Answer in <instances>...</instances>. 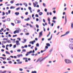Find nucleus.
Returning a JSON list of instances; mask_svg holds the SVG:
<instances>
[{"label": "nucleus", "mask_w": 73, "mask_h": 73, "mask_svg": "<svg viewBox=\"0 0 73 73\" xmlns=\"http://www.w3.org/2000/svg\"><path fill=\"white\" fill-rule=\"evenodd\" d=\"M67 19H66V15H65V22L67 23Z\"/></svg>", "instance_id": "nucleus-18"}, {"label": "nucleus", "mask_w": 73, "mask_h": 73, "mask_svg": "<svg viewBox=\"0 0 73 73\" xmlns=\"http://www.w3.org/2000/svg\"><path fill=\"white\" fill-rule=\"evenodd\" d=\"M29 54H31V53H32V51H30L29 52H28Z\"/></svg>", "instance_id": "nucleus-45"}, {"label": "nucleus", "mask_w": 73, "mask_h": 73, "mask_svg": "<svg viewBox=\"0 0 73 73\" xmlns=\"http://www.w3.org/2000/svg\"><path fill=\"white\" fill-rule=\"evenodd\" d=\"M34 42H36V41L35 40H34V41H30L29 42V44H32V45H33L34 44Z\"/></svg>", "instance_id": "nucleus-3"}, {"label": "nucleus", "mask_w": 73, "mask_h": 73, "mask_svg": "<svg viewBox=\"0 0 73 73\" xmlns=\"http://www.w3.org/2000/svg\"><path fill=\"white\" fill-rule=\"evenodd\" d=\"M3 64H4L7 63V62H5V61H4L3 62Z\"/></svg>", "instance_id": "nucleus-47"}, {"label": "nucleus", "mask_w": 73, "mask_h": 73, "mask_svg": "<svg viewBox=\"0 0 73 73\" xmlns=\"http://www.w3.org/2000/svg\"><path fill=\"white\" fill-rule=\"evenodd\" d=\"M52 23H54V24H56V21H55V20H52Z\"/></svg>", "instance_id": "nucleus-33"}, {"label": "nucleus", "mask_w": 73, "mask_h": 73, "mask_svg": "<svg viewBox=\"0 0 73 73\" xmlns=\"http://www.w3.org/2000/svg\"><path fill=\"white\" fill-rule=\"evenodd\" d=\"M29 20H30V18H28L27 19H25V21H29Z\"/></svg>", "instance_id": "nucleus-9"}, {"label": "nucleus", "mask_w": 73, "mask_h": 73, "mask_svg": "<svg viewBox=\"0 0 73 73\" xmlns=\"http://www.w3.org/2000/svg\"><path fill=\"white\" fill-rule=\"evenodd\" d=\"M35 4L36 5H37L38 4V2H37V1H35Z\"/></svg>", "instance_id": "nucleus-46"}, {"label": "nucleus", "mask_w": 73, "mask_h": 73, "mask_svg": "<svg viewBox=\"0 0 73 73\" xmlns=\"http://www.w3.org/2000/svg\"><path fill=\"white\" fill-rule=\"evenodd\" d=\"M44 11L45 12H47V9L45 8L44 9Z\"/></svg>", "instance_id": "nucleus-59"}, {"label": "nucleus", "mask_w": 73, "mask_h": 73, "mask_svg": "<svg viewBox=\"0 0 73 73\" xmlns=\"http://www.w3.org/2000/svg\"><path fill=\"white\" fill-rule=\"evenodd\" d=\"M23 69L22 68H20L19 69V70H20V71H21V72H22L23 70Z\"/></svg>", "instance_id": "nucleus-53"}, {"label": "nucleus", "mask_w": 73, "mask_h": 73, "mask_svg": "<svg viewBox=\"0 0 73 73\" xmlns=\"http://www.w3.org/2000/svg\"><path fill=\"white\" fill-rule=\"evenodd\" d=\"M8 13L9 14H10L11 13V10H8Z\"/></svg>", "instance_id": "nucleus-49"}, {"label": "nucleus", "mask_w": 73, "mask_h": 73, "mask_svg": "<svg viewBox=\"0 0 73 73\" xmlns=\"http://www.w3.org/2000/svg\"><path fill=\"white\" fill-rule=\"evenodd\" d=\"M65 62L67 64H69V63H72V61H71L68 60V59H66L65 60Z\"/></svg>", "instance_id": "nucleus-2"}, {"label": "nucleus", "mask_w": 73, "mask_h": 73, "mask_svg": "<svg viewBox=\"0 0 73 73\" xmlns=\"http://www.w3.org/2000/svg\"><path fill=\"white\" fill-rule=\"evenodd\" d=\"M33 5L34 7H36V5L35 4V3L34 2L33 3Z\"/></svg>", "instance_id": "nucleus-27"}, {"label": "nucleus", "mask_w": 73, "mask_h": 73, "mask_svg": "<svg viewBox=\"0 0 73 73\" xmlns=\"http://www.w3.org/2000/svg\"><path fill=\"white\" fill-rule=\"evenodd\" d=\"M35 17H38V14H36Z\"/></svg>", "instance_id": "nucleus-44"}, {"label": "nucleus", "mask_w": 73, "mask_h": 73, "mask_svg": "<svg viewBox=\"0 0 73 73\" xmlns=\"http://www.w3.org/2000/svg\"><path fill=\"white\" fill-rule=\"evenodd\" d=\"M2 42L3 43V44H5V43H7V42L4 41H2Z\"/></svg>", "instance_id": "nucleus-50"}, {"label": "nucleus", "mask_w": 73, "mask_h": 73, "mask_svg": "<svg viewBox=\"0 0 73 73\" xmlns=\"http://www.w3.org/2000/svg\"><path fill=\"white\" fill-rule=\"evenodd\" d=\"M17 36V35H13V37H16Z\"/></svg>", "instance_id": "nucleus-52"}, {"label": "nucleus", "mask_w": 73, "mask_h": 73, "mask_svg": "<svg viewBox=\"0 0 73 73\" xmlns=\"http://www.w3.org/2000/svg\"><path fill=\"white\" fill-rule=\"evenodd\" d=\"M15 14L17 16L18 15H19V12H16L15 13Z\"/></svg>", "instance_id": "nucleus-19"}, {"label": "nucleus", "mask_w": 73, "mask_h": 73, "mask_svg": "<svg viewBox=\"0 0 73 73\" xmlns=\"http://www.w3.org/2000/svg\"><path fill=\"white\" fill-rule=\"evenodd\" d=\"M11 24L13 26H15V24H14L13 23H11Z\"/></svg>", "instance_id": "nucleus-39"}, {"label": "nucleus", "mask_w": 73, "mask_h": 73, "mask_svg": "<svg viewBox=\"0 0 73 73\" xmlns=\"http://www.w3.org/2000/svg\"><path fill=\"white\" fill-rule=\"evenodd\" d=\"M36 27L37 28H39V26L38 25L36 24Z\"/></svg>", "instance_id": "nucleus-29"}, {"label": "nucleus", "mask_w": 73, "mask_h": 73, "mask_svg": "<svg viewBox=\"0 0 73 73\" xmlns=\"http://www.w3.org/2000/svg\"><path fill=\"white\" fill-rule=\"evenodd\" d=\"M23 60H28V58H23Z\"/></svg>", "instance_id": "nucleus-38"}, {"label": "nucleus", "mask_w": 73, "mask_h": 73, "mask_svg": "<svg viewBox=\"0 0 73 73\" xmlns=\"http://www.w3.org/2000/svg\"><path fill=\"white\" fill-rule=\"evenodd\" d=\"M15 31H16V33H19V29L15 30Z\"/></svg>", "instance_id": "nucleus-51"}, {"label": "nucleus", "mask_w": 73, "mask_h": 73, "mask_svg": "<svg viewBox=\"0 0 73 73\" xmlns=\"http://www.w3.org/2000/svg\"><path fill=\"white\" fill-rule=\"evenodd\" d=\"M9 45V47H11V46H12V44H10Z\"/></svg>", "instance_id": "nucleus-63"}, {"label": "nucleus", "mask_w": 73, "mask_h": 73, "mask_svg": "<svg viewBox=\"0 0 73 73\" xmlns=\"http://www.w3.org/2000/svg\"><path fill=\"white\" fill-rule=\"evenodd\" d=\"M16 45H19V40H16Z\"/></svg>", "instance_id": "nucleus-15"}, {"label": "nucleus", "mask_w": 73, "mask_h": 73, "mask_svg": "<svg viewBox=\"0 0 73 73\" xmlns=\"http://www.w3.org/2000/svg\"><path fill=\"white\" fill-rule=\"evenodd\" d=\"M15 7L13 6H11L10 7V9H15Z\"/></svg>", "instance_id": "nucleus-12"}, {"label": "nucleus", "mask_w": 73, "mask_h": 73, "mask_svg": "<svg viewBox=\"0 0 73 73\" xmlns=\"http://www.w3.org/2000/svg\"><path fill=\"white\" fill-rule=\"evenodd\" d=\"M13 48H16V45L15 44L13 45Z\"/></svg>", "instance_id": "nucleus-41"}, {"label": "nucleus", "mask_w": 73, "mask_h": 73, "mask_svg": "<svg viewBox=\"0 0 73 73\" xmlns=\"http://www.w3.org/2000/svg\"><path fill=\"white\" fill-rule=\"evenodd\" d=\"M36 45L37 47H38V46H39V44H38V43H37L36 44Z\"/></svg>", "instance_id": "nucleus-31"}, {"label": "nucleus", "mask_w": 73, "mask_h": 73, "mask_svg": "<svg viewBox=\"0 0 73 73\" xmlns=\"http://www.w3.org/2000/svg\"><path fill=\"white\" fill-rule=\"evenodd\" d=\"M3 28H6V26H5V24L3 25Z\"/></svg>", "instance_id": "nucleus-32"}, {"label": "nucleus", "mask_w": 73, "mask_h": 73, "mask_svg": "<svg viewBox=\"0 0 73 73\" xmlns=\"http://www.w3.org/2000/svg\"><path fill=\"white\" fill-rule=\"evenodd\" d=\"M23 31L25 33H27V32H28V31H27V30L26 29H24Z\"/></svg>", "instance_id": "nucleus-10"}, {"label": "nucleus", "mask_w": 73, "mask_h": 73, "mask_svg": "<svg viewBox=\"0 0 73 73\" xmlns=\"http://www.w3.org/2000/svg\"><path fill=\"white\" fill-rule=\"evenodd\" d=\"M7 21H11V19L9 18H8L7 19Z\"/></svg>", "instance_id": "nucleus-21"}, {"label": "nucleus", "mask_w": 73, "mask_h": 73, "mask_svg": "<svg viewBox=\"0 0 73 73\" xmlns=\"http://www.w3.org/2000/svg\"><path fill=\"white\" fill-rule=\"evenodd\" d=\"M23 57V54H21L20 55H19V57Z\"/></svg>", "instance_id": "nucleus-34"}, {"label": "nucleus", "mask_w": 73, "mask_h": 73, "mask_svg": "<svg viewBox=\"0 0 73 73\" xmlns=\"http://www.w3.org/2000/svg\"><path fill=\"white\" fill-rule=\"evenodd\" d=\"M23 63V62H19V64H21Z\"/></svg>", "instance_id": "nucleus-42"}, {"label": "nucleus", "mask_w": 73, "mask_h": 73, "mask_svg": "<svg viewBox=\"0 0 73 73\" xmlns=\"http://www.w3.org/2000/svg\"><path fill=\"white\" fill-rule=\"evenodd\" d=\"M46 45H47V46H50V44H49V43H46Z\"/></svg>", "instance_id": "nucleus-13"}, {"label": "nucleus", "mask_w": 73, "mask_h": 73, "mask_svg": "<svg viewBox=\"0 0 73 73\" xmlns=\"http://www.w3.org/2000/svg\"><path fill=\"white\" fill-rule=\"evenodd\" d=\"M53 20H56L57 19V17H54L53 18Z\"/></svg>", "instance_id": "nucleus-20"}, {"label": "nucleus", "mask_w": 73, "mask_h": 73, "mask_svg": "<svg viewBox=\"0 0 73 73\" xmlns=\"http://www.w3.org/2000/svg\"><path fill=\"white\" fill-rule=\"evenodd\" d=\"M7 21V20H3L2 21L3 23H5V21Z\"/></svg>", "instance_id": "nucleus-57"}, {"label": "nucleus", "mask_w": 73, "mask_h": 73, "mask_svg": "<svg viewBox=\"0 0 73 73\" xmlns=\"http://www.w3.org/2000/svg\"><path fill=\"white\" fill-rule=\"evenodd\" d=\"M29 53L28 52H27V54H26V56H27L29 55Z\"/></svg>", "instance_id": "nucleus-28"}, {"label": "nucleus", "mask_w": 73, "mask_h": 73, "mask_svg": "<svg viewBox=\"0 0 73 73\" xmlns=\"http://www.w3.org/2000/svg\"><path fill=\"white\" fill-rule=\"evenodd\" d=\"M25 48H27L28 47V46L27 45H26L24 46Z\"/></svg>", "instance_id": "nucleus-64"}, {"label": "nucleus", "mask_w": 73, "mask_h": 73, "mask_svg": "<svg viewBox=\"0 0 73 73\" xmlns=\"http://www.w3.org/2000/svg\"><path fill=\"white\" fill-rule=\"evenodd\" d=\"M14 0H13V1H11L10 2V3H11V4H13V3H14Z\"/></svg>", "instance_id": "nucleus-26"}, {"label": "nucleus", "mask_w": 73, "mask_h": 73, "mask_svg": "<svg viewBox=\"0 0 73 73\" xmlns=\"http://www.w3.org/2000/svg\"><path fill=\"white\" fill-rule=\"evenodd\" d=\"M42 14H43V13L42 12H40L39 13V15H40V16H41Z\"/></svg>", "instance_id": "nucleus-14"}, {"label": "nucleus", "mask_w": 73, "mask_h": 73, "mask_svg": "<svg viewBox=\"0 0 73 73\" xmlns=\"http://www.w3.org/2000/svg\"><path fill=\"white\" fill-rule=\"evenodd\" d=\"M15 24L19 23V20L16 19L15 20Z\"/></svg>", "instance_id": "nucleus-5"}, {"label": "nucleus", "mask_w": 73, "mask_h": 73, "mask_svg": "<svg viewBox=\"0 0 73 73\" xmlns=\"http://www.w3.org/2000/svg\"><path fill=\"white\" fill-rule=\"evenodd\" d=\"M28 12H26L25 13V15H28Z\"/></svg>", "instance_id": "nucleus-55"}, {"label": "nucleus", "mask_w": 73, "mask_h": 73, "mask_svg": "<svg viewBox=\"0 0 73 73\" xmlns=\"http://www.w3.org/2000/svg\"><path fill=\"white\" fill-rule=\"evenodd\" d=\"M32 73H37V71H33L31 72Z\"/></svg>", "instance_id": "nucleus-25"}, {"label": "nucleus", "mask_w": 73, "mask_h": 73, "mask_svg": "<svg viewBox=\"0 0 73 73\" xmlns=\"http://www.w3.org/2000/svg\"><path fill=\"white\" fill-rule=\"evenodd\" d=\"M7 72V71L6 70H4L3 71H2V73H6Z\"/></svg>", "instance_id": "nucleus-30"}, {"label": "nucleus", "mask_w": 73, "mask_h": 73, "mask_svg": "<svg viewBox=\"0 0 73 73\" xmlns=\"http://www.w3.org/2000/svg\"><path fill=\"white\" fill-rule=\"evenodd\" d=\"M6 42H8V43H11V40H9L6 41Z\"/></svg>", "instance_id": "nucleus-24"}, {"label": "nucleus", "mask_w": 73, "mask_h": 73, "mask_svg": "<svg viewBox=\"0 0 73 73\" xmlns=\"http://www.w3.org/2000/svg\"><path fill=\"white\" fill-rule=\"evenodd\" d=\"M2 56L3 57H6V55L5 54H2Z\"/></svg>", "instance_id": "nucleus-60"}, {"label": "nucleus", "mask_w": 73, "mask_h": 73, "mask_svg": "<svg viewBox=\"0 0 73 73\" xmlns=\"http://www.w3.org/2000/svg\"><path fill=\"white\" fill-rule=\"evenodd\" d=\"M50 32H49V34L47 36V37H49V35H50Z\"/></svg>", "instance_id": "nucleus-43"}, {"label": "nucleus", "mask_w": 73, "mask_h": 73, "mask_svg": "<svg viewBox=\"0 0 73 73\" xmlns=\"http://www.w3.org/2000/svg\"><path fill=\"white\" fill-rule=\"evenodd\" d=\"M8 62L9 64H12V62L11 61H9Z\"/></svg>", "instance_id": "nucleus-48"}, {"label": "nucleus", "mask_w": 73, "mask_h": 73, "mask_svg": "<svg viewBox=\"0 0 73 73\" xmlns=\"http://www.w3.org/2000/svg\"><path fill=\"white\" fill-rule=\"evenodd\" d=\"M43 5L44 6V7H45L46 6L45 4L44 3H43Z\"/></svg>", "instance_id": "nucleus-61"}, {"label": "nucleus", "mask_w": 73, "mask_h": 73, "mask_svg": "<svg viewBox=\"0 0 73 73\" xmlns=\"http://www.w3.org/2000/svg\"><path fill=\"white\" fill-rule=\"evenodd\" d=\"M6 53V54H10V53L9 52H8L7 51H6L5 52Z\"/></svg>", "instance_id": "nucleus-23"}, {"label": "nucleus", "mask_w": 73, "mask_h": 73, "mask_svg": "<svg viewBox=\"0 0 73 73\" xmlns=\"http://www.w3.org/2000/svg\"><path fill=\"white\" fill-rule=\"evenodd\" d=\"M29 9L30 10V11L32 10V8H31V7H29Z\"/></svg>", "instance_id": "nucleus-40"}, {"label": "nucleus", "mask_w": 73, "mask_h": 73, "mask_svg": "<svg viewBox=\"0 0 73 73\" xmlns=\"http://www.w3.org/2000/svg\"><path fill=\"white\" fill-rule=\"evenodd\" d=\"M40 59H41V58H39L37 60V61L36 62L37 63L38 61H40Z\"/></svg>", "instance_id": "nucleus-36"}, {"label": "nucleus", "mask_w": 73, "mask_h": 73, "mask_svg": "<svg viewBox=\"0 0 73 73\" xmlns=\"http://www.w3.org/2000/svg\"><path fill=\"white\" fill-rule=\"evenodd\" d=\"M44 60H45V58H43L41 60H40V62H41L42 61H44Z\"/></svg>", "instance_id": "nucleus-16"}, {"label": "nucleus", "mask_w": 73, "mask_h": 73, "mask_svg": "<svg viewBox=\"0 0 73 73\" xmlns=\"http://www.w3.org/2000/svg\"><path fill=\"white\" fill-rule=\"evenodd\" d=\"M42 35V31L41 32H40L39 33V37H41V36Z\"/></svg>", "instance_id": "nucleus-4"}, {"label": "nucleus", "mask_w": 73, "mask_h": 73, "mask_svg": "<svg viewBox=\"0 0 73 73\" xmlns=\"http://www.w3.org/2000/svg\"><path fill=\"white\" fill-rule=\"evenodd\" d=\"M71 29H73V22L71 23Z\"/></svg>", "instance_id": "nucleus-8"}, {"label": "nucleus", "mask_w": 73, "mask_h": 73, "mask_svg": "<svg viewBox=\"0 0 73 73\" xmlns=\"http://www.w3.org/2000/svg\"><path fill=\"white\" fill-rule=\"evenodd\" d=\"M69 41H70L71 42H73V38L69 39Z\"/></svg>", "instance_id": "nucleus-7"}, {"label": "nucleus", "mask_w": 73, "mask_h": 73, "mask_svg": "<svg viewBox=\"0 0 73 73\" xmlns=\"http://www.w3.org/2000/svg\"><path fill=\"white\" fill-rule=\"evenodd\" d=\"M69 47L72 50H73V44H70L69 45Z\"/></svg>", "instance_id": "nucleus-1"}, {"label": "nucleus", "mask_w": 73, "mask_h": 73, "mask_svg": "<svg viewBox=\"0 0 73 73\" xmlns=\"http://www.w3.org/2000/svg\"><path fill=\"white\" fill-rule=\"evenodd\" d=\"M23 5H25V7H28V4H27V3H23Z\"/></svg>", "instance_id": "nucleus-6"}, {"label": "nucleus", "mask_w": 73, "mask_h": 73, "mask_svg": "<svg viewBox=\"0 0 73 73\" xmlns=\"http://www.w3.org/2000/svg\"><path fill=\"white\" fill-rule=\"evenodd\" d=\"M44 60H45V58H43L41 60H40V62H41L42 61H44Z\"/></svg>", "instance_id": "nucleus-17"}, {"label": "nucleus", "mask_w": 73, "mask_h": 73, "mask_svg": "<svg viewBox=\"0 0 73 73\" xmlns=\"http://www.w3.org/2000/svg\"><path fill=\"white\" fill-rule=\"evenodd\" d=\"M2 16H4V15H5V12H2Z\"/></svg>", "instance_id": "nucleus-35"}, {"label": "nucleus", "mask_w": 73, "mask_h": 73, "mask_svg": "<svg viewBox=\"0 0 73 73\" xmlns=\"http://www.w3.org/2000/svg\"><path fill=\"white\" fill-rule=\"evenodd\" d=\"M29 26H30V27H33H33L32 26L31 24H29Z\"/></svg>", "instance_id": "nucleus-56"}, {"label": "nucleus", "mask_w": 73, "mask_h": 73, "mask_svg": "<svg viewBox=\"0 0 73 73\" xmlns=\"http://www.w3.org/2000/svg\"><path fill=\"white\" fill-rule=\"evenodd\" d=\"M70 33V31H67L66 33L65 34V35L66 36L68 35V34H69V33Z\"/></svg>", "instance_id": "nucleus-11"}, {"label": "nucleus", "mask_w": 73, "mask_h": 73, "mask_svg": "<svg viewBox=\"0 0 73 73\" xmlns=\"http://www.w3.org/2000/svg\"><path fill=\"white\" fill-rule=\"evenodd\" d=\"M53 48H51L50 50H49V52H52V50H53Z\"/></svg>", "instance_id": "nucleus-22"}, {"label": "nucleus", "mask_w": 73, "mask_h": 73, "mask_svg": "<svg viewBox=\"0 0 73 73\" xmlns=\"http://www.w3.org/2000/svg\"><path fill=\"white\" fill-rule=\"evenodd\" d=\"M48 21H50V18H48Z\"/></svg>", "instance_id": "nucleus-58"}, {"label": "nucleus", "mask_w": 73, "mask_h": 73, "mask_svg": "<svg viewBox=\"0 0 73 73\" xmlns=\"http://www.w3.org/2000/svg\"><path fill=\"white\" fill-rule=\"evenodd\" d=\"M37 50V47H35V50L36 51V50Z\"/></svg>", "instance_id": "nucleus-62"}, {"label": "nucleus", "mask_w": 73, "mask_h": 73, "mask_svg": "<svg viewBox=\"0 0 73 73\" xmlns=\"http://www.w3.org/2000/svg\"><path fill=\"white\" fill-rule=\"evenodd\" d=\"M22 51L23 52H26V50L25 49H23Z\"/></svg>", "instance_id": "nucleus-37"}, {"label": "nucleus", "mask_w": 73, "mask_h": 73, "mask_svg": "<svg viewBox=\"0 0 73 73\" xmlns=\"http://www.w3.org/2000/svg\"><path fill=\"white\" fill-rule=\"evenodd\" d=\"M0 58H2V59H3V60H5L4 58H3V57H0Z\"/></svg>", "instance_id": "nucleus-54"}]
</instances>
